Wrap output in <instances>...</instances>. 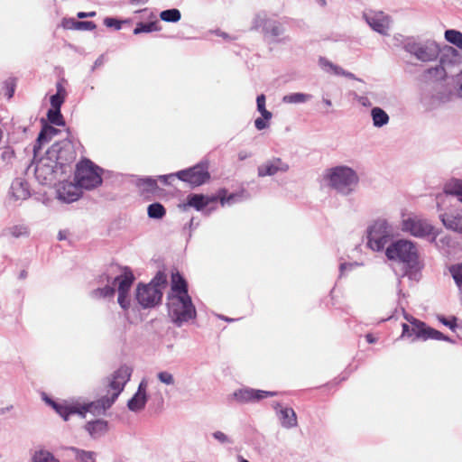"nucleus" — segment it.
Returning <instances> with one entry per match:
<instances>
[{
  "instance_id": "nucleus-61",
  "label": "nucleus",
  "mask_w": 462,
  "mask_h": 462,
  "mask_svg": "<svg viewBox=\"0 0 462 462\" xmlns=\"http://www.w3.org/2000/svg\"><path fill=\"white\" fill-rule=\"evenodd\" d=\"M331 70L334 72V74L340 76H343L345 71V69H343L341 67L335 64L334 67L331 68Z\"/></svg>"
},
{
  "instance_id": "nucleus-32",
  "label": "nucleus",
  "mask_w": 462,
  "mask_h": 462,
  "mask_svg": "<svg viewBox=\"0 0 462 462\" xmlns=\"http://www.w3.org/2000/svg\"><path fill=\"white\" fill-rule=\"evenodd\" d=\"M148 401V395H139L134 393L128 401L127 408L134 412H139L144 409Z\"/></svg>"
},
{
  "instance_id": "nucleus-5",
  "label": "nucleus",
  "mask_w": 462,
  "mask_h": 462,
  "mask_svg": "<svg viewBox=\"0 0 462 462\" xmlns=\"http://www.w3.org/2000/svg\"><path fill=\"white\" fill-rule=\"evenodd\" d=\"M47 154L59 164L60 174L67 173V168H69L77 158L74 143L69 138L54 143L47 150Z\"/></svg>"
},
{
  "instance_id": "nucleus-50",
  "label": "nucleus",
  "mask_w": 462,
  "mask_h": 462,
  "mask_svg": "<svg viewBox=\"0 0 462 462\" xmlns=\"http://www.w3.org/2000/svg\"><path fill=\"white\" fill-rule=\"evenodd\" d=\"M64 97H59V96H56V95H52L51 97V107L54 108V109H60L62 104L64 103Z\"/></svg>"
},
{
  "instance_id": "nucleus-45",
  "label": "nucleus",
  "mask_w": 462,
  "mask_h": 462,
  "mask_svg": "<svg viewBox=\"0 0 462 462\" xmlns=\"http://www.w3.org/2000/svg\"><path fill=\"white\" fill-rule=\"evenodd\" d=\"M96 27V23L90 21H79V23H74V30L78 31H92Z\"/></svg>"
},
{
  "instance_id": "nucleus-53",
  "label": "nucleus",
  "mask_w": 462,
  "mask_h": 462,
  "mask_svg": "<svg viewBox=\"0 0 462 462\" xmlns=\"http://www.w3.org/2000/svg\"><path fill=\"white\" fill-rule=\"evenodd\" d=\"M319 63L320 67L325 70L331 69V68L334 67V64L331 61L323 57L319 58Z\"/></svg>"
},
{
  "instance_id": "nucleus-35",
  "label": "nucleus",
  "mask_w": 462,
  "mask_h": 462,
  "mask_svg": "<svg viewBox=\"0 0 462 462\" xmlns=\"http://www.w3.org/2000/svg\"><path fill=\"white\" fill-rule=\"evenodd\" d=\"M161 28L158 25L157 22H148V23H143L140 22L136 24L135 28L134 29V34H140L143 32H158Z\"/></svg>"
},
{
  "instance_id": "nucleus-1",
  "label": "nucleus",
  "mask_w": 462,
  "mask_h": 462,
  "mask_svg": "<svg viewBox=\"0 0 462 462\" xmlns=\"http://www.w3.org/2000/svg\"><path fill=\"white\" fill-rule=\"evenodd\" d=\"M324 178L328 181L330 188L344 196L354 192L359 182L357 173L347 166H336L328 169Z\"/></svg>"
},
{
  "instance_id": "nucleus-23",
  "label": "nucleus",
  "mask_w": 462,
  "mask_h": 462,
  "mask_svg": "<svg viewBox=\"0 0 462 462\" xmlns=\"http://www.w3.org/2000/svg\"><path fill=\"white\" fill-rule=\"evenodd\" d=\"M134 280L135 278L132 270L128 267H125L123 273L114 280V283L117 284V292L129 293Z\"/></svg>"
},
{
  "instance_id": "nucleus-9",
  "label": "nucleus",
  "mask_w": 462,
  "mask_h": 462,
  "mask_svg": "<svg viewBox=\"0 0 462 462\" xmlns=\"http://www.w3.org/2000/svg\"><path fill=\"white\" fill-rule=\"evenodd\" d=\"M393 227L385 219H377L367 230V245L374 251L380 252L393 236Z\"/></svg>"
},
{
  "instance_id": "nucleus-33",
  "label": "nucleus",
  "mask_w": 462,
  "mask_h": 462,
  "mask_svg": "<svg viewBox=\"0 0 462 462\" xmlns=\"http://www.w3.org/2000/svg\"><path fill=\"white\" fill-rule=\"evenodd\" d=\"M147 214L150 218L162 219L166 215V209L162 204L154 202L148 206Z\"/></svg>"
},
{
  "instance_id": "nucleus-15",
  "label": "nucleus",
  "mask_w": 462,
  "mask_h": 462,
  "mask_svg": "<svg viewBox=\"0 0 462 462\" xmlns=\"http://www.w3.org/2000/svg\"><path fill=\"white\" fill-rule=\"evenodd\" d=\"M135 298L143 309L152 308L161 302L162 291L154 289V286L140 283L136 289Z\"/></svg>"
},
{
  "instance_id": "nucleus-6",
  "label": "nucleus",
  "mask_w": 462,
  "mask_h": 462,
  "mask_svg": "<svg viewBox=\"0 0 462 462\" xmlns=\"http://www.w3.org/2000/svg\"><path fill=\"white\" fill-rule=\"evenodd\" d=\"M103 170L90 160L84 159L77 164L75 180L78 187L92 189L101 185Z\"/></svg>"
},
{
  "instance_id": "nucleus-24",
  "label": "nucleus",
  "mask_w": 462,
  "mask_h": 462,
  "mask_svg": "<svg viewBox=\"0 0 462 462\" xmlns=\"http://www.w3.org/2000/svg\"><path fill=\"white\" fill-rule=\"evenodd\" d=\"M59 133V130L56 129L54 126L48 125L47 123H44L38 138L36 140V143L33 146V153L34 157L37 156L39 151L42 148V145L45 143H48L51 141V139L56 135Z\"/></svg>"
},
{
  "instance_id": "nucleus-7",
  "label": "nucleus",
  "mask_w": 462,
  "mask_h": 462,
  "mask_svg": "<svg viewBox=\"0 0 462 462\" xmlns=\"http://www.w3.org/2000/svg\"><path fill=\"white\" fill-rule=\"evenodd\" d=\"M177 177L181 181L189 183L192 187H198L206 183L210 179L208 163L200 162L185 170L179 171L176 173L161 175L159 179L164 184H168V179Z\"/></svg>"
},
{
  "instance_id": "nucleus-14",
  "label": "nucleus",
  "mask_w": 462,
  "mask_h": 462,
  "mask_svg": "<svg viewBox=\"0 0 462 462\" xmlns=\"http://www.w3.org/2000/svg\"><path fill=\"white\" fill-rule=\"evenodd\" d=\"M45 401L66 421L69 420V416L73 415V414H79L82 418H84L88 411H91V412L97 411L95 410L96 403H93V402H90V403H88V404H85V405L79 407L78 405H69L66 403H58L50 398H46Z\"/></svg>"
},
{
  "instance_id": "nucleus-51",
  "label": "nucleus",
  "mask_w": 462,
  "mask_h": 462,
  "mask_svg": "<svg viewBox=\"0 0 462 462\" xmlns=\"http://www.w3.org/2000/svg\"><path fill=\"white\" fill-rule=\"evenodd\" d=\"M213 437L215 439L219 441L220 443H227L229 442L228 437L222 431H215L213 433Z\"/></svg>"
},
{
  "instance_id": "nucleus-4",
  "label": "nucleus",
  "mask_w": 462,
  "mask_h": 462,
  "mask_svg": "<svg viewBox=\"0 0 462 462\" xmlns=\"http://www.w3.org/2000/svg\"><path fill=\"white\" fill-rule=\"evenodd\" d=\"M402 44L405 51L422 62L436 60L440 52L439 45L432 40L418 41L414 37H406Z\"/></svg>"
},
{
  "instance_id": "nucleus-44",
  "label": "nucleus",
  "mask_w": 462,
  "mask_h": 462,
  "mask_svg": "<svg viewBox=\"0 0 462 462\" xmlns=\"http://www.w3.org/2000/svg\"><path fill=\"white\" fill-rule=\"evenodd\" d=\"M166 275L162 272H158L147 285L152 287L154 286V289L157 290H162V287L166 284Z\"/></svg>"
},
{
  "instance_id": "nucleus-3",
  "label": "nucleus",
  "mask_w": 462,
  "mask_h": 462,
  "mask_svg": "<svg viewBox=\"0 0 462 462\" xmlns=\"http://www.w3.org/2000/svg\"><path fill=\"white\" fill-rule=\"evenodd\" d=\"M385 255L391 261L403 263L407 268H415L418 264V250L411 241L399 239L385 249Z\"/></svg>"
},
{
  "instance_id": "nucleus-31",
  "label": "nucleus",
  "mask_w": 462,
  "mask_h": 462,
  "mask_svg": "<svg viewBox=\"0 0 462 462\" xmlns=\"http://www.w3.org/2000/svg\"><path fill=\"white\" fill-rule=\"evenodd\" d=\"M371 116L373 119V125L375 127H383L388 124L390 119L388 114L378 106L372 108Z\"/></svg>"
},
{
  "instance_id": "nucleus-12",
  "label": "nucleus",
  "mask_w": 462,
  "mask_h": 462,
  "mask_svg": "<svg viewBox=\"0 0 462 462\" xmlns=\"http://www.w3.org/2000/svg\"><path fill=\"white\" fill-rule=\"evenodd\" d=\"M402 230L415 237L423 238L432 236L434 240L438 235L434 226L427 220L419 217H411L402 221Z\"/></svg>"
},
{
  "instance_id": "nucleus-19",
  "label": "nucleus",
  "mask_w": 462,
  "mask_h": 462,
  "mask_svg": "<svg viewBox=\"0 0 462 462\" xmlns=\"http://www.w3.org/2000/svg\"><path fill=\"white\" fill-rule=\"evenodd\" d=\"M277 395L276 392L254 390L250 388L240 389L234 393V397L239 402H254L266 397Z\"/></svg>"
},
{
  "instance_id": "nucleus-46",
  "label": "nucleus",
  "mask_w": 462,
  "mask_h": 462,
  "mask_svg": "<svg viewBox=\"0 0 462 462\" xmlns=\"http://www.w3.org/2000/svg\"><path fill=\"white\" fill-rule=\"evenodd\" d=\"M117 302L124 310H127L131 304L129 293L118 292Z\"/></svg>"
},
{
  "instance_id": "nucleus-17",
  "label": "nucleus",
  "mask_w": 462,
  "mask_h": 462,
  "mask_svg": "<svg viewBox=\"0 0 462 462\" xmlns=\"http://www.w3.org/2000/svg\"><path fill=\"white\" fill-rule=\"evenodd\" d=\"M364 18L369 26L382 35H387L390 19L383 12L364 13Z\"/></svg>"
},
{
  "instance_id": "nucleus-16",
  "label": "nucleus",
  "mask_w": 462,
  "mask_h": 462,
  "mask_svg": "<svg viewBox=\"0 0 462 462\" xmlns=\"http://www.w3.org/2000/svg\"><path fill=\"white\" fill-rule=\"evenodd\" d=\"M125 383H122L118 379H115V377L112 375V379L109 382V388L113 390V393L110 397L104 396L101 399L93 402V403H96L95 410L97 411H105L106 409L110 408L112 404L116 402L121 392L124 390Z\"/></svg>"
},
{
  "instance_id": "nucleus-39",
  "label": "nucleus",
  "mask_w": 462,
  "mask_h": 462,
  "mask_svg": "<svg viewBox=\"0 0 462 462\" xmlns=\"http://www.w3.org/2000/svg\"><path fill=\"white\" fill-rule=\"evenodd\" d=\"M445 39L454 44L455 46L462 49V32L457 30L449 29L445 32Z\"/></svg>"
},
{
  "instance_id": "nucleus-63",
  "label": "nucleus",
  "mask_w": 462,
  "mask_h": 462,
  "mask_svg": "<svg viewBox=\"0 0 462 462\" xmlns=\"http://www.w3.org/2000/svg\"><path fill=\"white\" fill-rule=\"evenodd\" d=\"M248 157H250V153H248L245 151H241L238 152V159L240 161H244V160L247 159Z\"/></svg>"
},
{
  "instance_id": "nucleus-56",
  "label": "nucleus",
  "mask_w": 462,
  "mask_h": 462,
  "mask_svg": "<svg viewBox=\"0 0 462 462\" xmlns=\"http://www.w3.org/2000/svg\"><path fill=\"white\" fill-rule=\"evenodd\" d=\"M5 86H6V88H7V97L8 98H11L13 96H14V85L13 83L12 80L10 81H6L5 82Z\"/></svg>"
},
{
  "instance_id": "nucleus-27",
  "label": "nucleus",
  "mask_w": 462,
  "mask_h": 462,
  "mask_svg": "<svg viewBox=\"0 0 462 462\" xmlns=\"http://www.w3.org/2000/svg\"><path fill=\"white\" fill-rule=\"evenodd\" d=\"M136 186L140 189L143 196L146 197L158 189L157 180L152 177L139 178Z\"/></svg>"
},
{
  "instance_id": "nucleus-42",
  "label": "nucleus",
  "mask_w": 462,
  "mask_h": 462,
  "mask_svg": "<svg viewBox=\"0 0 462 462\" xmlns=\"http://www.w3.org/2000/svg\"><path fill=\"white\" fill-rule=\"evenodd\" d=\"M116 290L113 286L106 285L103 288H97L92 291L91 295L94 298H110L115 295Z\"/></svg>"
},
{
  "instance_id": "nucleus-20",
  "label": "nucleus",
  "mask_w": 462,
  "mask_h": 462,
  "mask_svg": "<svg viewBox=\"0 0 462 462\" xmlns=\"http://www.w3.org/2000/svg\"><path fill=\"white\" fill-rule=\"evenodd\" d=\"M273 409L277 411L281 425L285 429H291L298 425L297 415L292 408H282L279 402H273Z\"/></svg>"
},
{
  "instance_id": "nucleus-2",
  "label": "nucleus",
  "mask_w": 462,
  "mask_h": 462,
  "mask_svg": "<svg viewBox=\"0 0 462 462\" xmlns=\"http://www.w3.org/2000/svg\"><path fill=\"white\" fill-rule=\"evenodd\" d=\"M167 300L169 317L177 327L180 328L184 323L196 319V308L189 295L167 296Z\"/></svg>"
},
{
  "instance_id": "nucleus-58",
  "label": "nucleus",
  "mask_w": 462,
  "mask_h": 462,
  "mask_svg": "<svg viewBox=\"0 0 462 462\" xmlns=\"http://www.w3.org/2000/svg\"><path fill=\"white\" fill-rule=\"evenodd\" d=\"M56 89H57V92L55 94L56 96L64 97H66V89L60 82H58L56 84Z\"/></svg>"
},
{
  "instance_id": "nucleus-41",
  "label": "nucleus",
  "mask_w": 462,
  "mask_h": 462,
  "mask_svg": "<svg viewBox=\"0 0 462 462\" xmlns=\"http://www.w3.org/2000/svg\"><path fill=\"white\" fill-rule=\"evenodd\" d=\"M48 120L55 125H64L65 122L61 115L60 109L51 108L47 113Z\"/></svg>"
},
{
  "instance_id": "nucleus-55",
  "label": "nucleus",
  "mask_w": 462,
  "mask_h": 462,
  "mask_svg": "<svg viewBox=\"0 0 462 462\" xmlns=\"http://www.w3.org/2000/svg\"><path fill=\"white\" fill-rule=\"evenodd\" d=\"M146 389H147V382H146V380L143 379L141 381V383H139L137 392L135 393L139 394V395H147Z\"/></svg>"
},
{
  "instance_id": "nucleus-25",
  "label": "nucleus",
  "mask_w": 462,
  "mask_h": 462,
  "mask_svg": "<svg viewBox=\"0 0 462 462\" xmlns=\"http://www.w3.org/2000/svg\"><path fill=\"white\" fill-rule=\"evenodd\" d=\"M84 429L92 439H99L108 431V422L105 420H95L87 422Z\"/></svg>"
},
{
  "instance_id": "nucleus-49",
  "label": "nucleus",
  "mask_w": 462,
  "mask_h": 462,
  "mask_svg": "<svg viewBox=\"0 0 462 462\" xmlns=\"http://www.w3.org/2000/svg\"><path fill=\"white\" fill-rule=\"evenodd\" d=\"M122 23H123V21H120L116 18L106 17L104 19V24L106 27L114 28L115 30H117V31L122 28Z\"/></svg>"
},
{
  "instance_id": "nucleus-29",
  "label": "nucleus",
  "mask_w": 462,
  "mask_h": 462,
  "mask_svg": "<svg viewBox=\"0 0 462 462\" xmlns=\"http://www.w3.org/2000/svg\"><path fill=\"white\" fill-rule=\"evenodd\" d=\"M69 450L74 454V457L78 462H97V453L94 451L85 450L76 447H69Z\"/></svg>"
},
{
  "instance_id": "nucleus-62",
  "label": "nucleus",
  "mask_w": 462,
  "mask_h": 462,
  "mask_svg": "<svg viewBox=\"0 0 462 462\" xmlns=\"http://www.w3.org/2000/svg\"><path fill=\"white\" fill-rule=\"evenodd\" d=\"M103 61H104V57H103V55H101L94 62V65L92 67V70H94L96 68L101 66L103 64Z\"/></svg>"
},
{
  "instance_id": "nucleus-54",
  "label": "nucleus",
  "mask_w": 462,
  "mask_h": 462,
  "mask_svg": "<svg viewBox=\"0 0 462 462\" xmlns=\"http://www.w3.org/2000/svg\"><path fill=\"white\" fill-rule=\"evenodd\" d=\"M267 120H265L264 118H256L254 120V125L256 127L257 130H263V129H265L267 126H268V124L266 122Z\"/></svg>"
},
{
  "instance_id": "nucleus-30",
  "label": "nucleus",
  "mask_w": 462,
  "mask_h": 462,
  "mask_svg": "<svg viewBox=\"0 0 462 462\" xmlns=\"http://www.w3.org/2000/svg\"><path fill=\"white\" fill-rule=\"evenodd\" d=\"M78 188V185L73 186L71 184L64 186L62 189L59 191V198L69 203L76 201L80 196Z\"/></svg>"
},
{
  "instance_id": "nucleus-18",
  "label": "nucleus",
  "mask_w": 462,
  "mask_h": 462,
  "mask_svg": "<svg viewBox=\"0 0 462 462\" xmlns=\"http://www.w3.org/2000/svg\"><path fill=\"white\" fill-rule=\"evenodd\" d=\"M289 164L281 158L274 157L266 161L257 168L258 177L273 176L279 172L289 171Z\"/></svg>"
},
{
  "instance_id": "nucleus-40",
  "label": "nucleus",
  "mask_w": 462,
  "mask_h": 462,
  "mask_svg": "<svg viewBox=\"0 0 462 462\" xmlns=\"http://www.w3.org/2000/svg\"><path fill=\"white\" fill-rule=\"evenodd\" d=\"M132 368L127 365H121L114 374L115 379L120 380L125 384L130 380Z\"/></svg>"
},
{
  "instance_id": "nucleus-36",
  "label": "nucleus",
  "mask_w": 462,
  "mask_h": 462,
  "mask_svg": "<svg viewBox=\"0 0 462 462\" xmlns=\"http://www.w3.org/2000/svg\"><path fill=\"white\" fill-rule=\"evenodd\" d=\"M423 77L426 80L430 79H442L445 77V69L441 65H438L428 69L424 71Z\"/></svg>"
},
{
  "instance_id": "nucleus-48",
  "label": "nucleus",
  "mask_w": 462,
  "mask_h": 462,
  "mask_svg": "<svg viewBox=\"0 0 462 462\" xmlns=\"http://www.w3.org/2000/svg\"><path fill=\"white\" fill-rule=\"evenodd\" d=\"M438 320L442 323L444 326L448 327L452 331L456 330L457 328V318L451 317L450 319H448L442 315L438 316Z\"/></svg>"
},
{
  "instance_id": "nucleus-21",
  "label": "nucleus",
  "mask_w": 462,
  "mask_h": 462,
  "mask_svg": "<svg viewBox=\"0 0 462 462\" xmlns=\"http://www.w3.org/2000/svg\"><path fill=\"white\" fill-rule=\"evenodd\" d=\"M453 196H462V180H456L452 183L446 185L444 194L437 197L438 210L441 211V205Z\"/></svg>"
},
{
  "instance_id": "nucleus-11",
  "label": "nucleus",
  "mask_w": 462,
  "mask_h": 462,
  "mask_svg": "<svg viewBox=\"0 0 462 462\" xmlns=\"http://www.w3.org/2000/svg\"><path fill=\"white\" fill-rule=\"evenodd\" d=\"M226 189L219 190L218 197H207L204 196L203 194H189L187 197L186 203H184L180 207L182 208L183 210H186L188 207H190L194 208L198 211H200L204 209L207 206H208L210 203L216 202L218 199L222 206H225L226 204H231L235 200L236 195L231 194L226 197Z\"/></svg>"
},
{
  "instance_id": "nucleus-38",
  "label": "nucleus",
  "mask_w": 462,
  "mask_h": 462,
  "mask_svg": "<svg viewBox=\"0 0 462 462\" xmlns=\"http://www.w3.org/2000/svg\"><path fill=\"white\" fill-rule=\"evenodd\" d=\"M160 18L167 23H177L180 20L181 14L176 8L167 9L161 12Z\"/></svg>"
},
{
  "instance_id": "nucleus-26",
  "label": "nucleus",
  "mask_w": 462,
  "mask_h": 462,
  "mask_svg": "<svg viewBox=\"0 0 462 462\" xmlns=\"http://www.w3.org/2000/svg\"><path fill=\"white\" fill-rule=\"evenodd\" d=\"M189 295L188 283L186 280L179 273H172L171 275V293L168 296H183Z\"/></svg>"
},
{
  "instance_id": "nucleus-22",
  "label": "nucleus",
  "mask_w": 462,
  "mask_h": 462,
  "mask_svg": "<svg viewBox=\"0 0 462 462\" xmlns=\"http://www.w3.org/2000/svg\"><path fill=\"white\" fill-rule=\"evenodd\" d=\"M439 218L446 228L462 234V214L445 212L439 214Z\"/></svg>"
},
{
  "instance_id": "nucleus-52",
  "label": "nucleus",
  "mask_w": 462,
  "mask_h": 462,
  "mask_svg": "<svg viewBox=\"0 0 462 462\" xmlns=\"http://www.w3.org/2000/svg\"><path fill=\"white\" fill-rule=\"evenodd\" d=\"M355 98L359 102L360 105H362L363 106H365V107H368V106H372V103L371 101L369 100L368 97H364V96H358L356 94H355Z\"/></svg>"
},
{
  "instance_id": "nucleus-13",
  "label": "nucleus",
  "mask_w": 462,
  "mask_h": 462,
  "mask_svg": "<svg viewBox=\"0 0 462 462\" xmlns=\"http://www.w3.org/2000/svg\"><path fill=\"white\" fill-rule=\"evenodd\" d=\"M59 172H60L59 164L54 162L47 153L45 157L39 160L34 169L35 177L42 184H51L57 180Z\"/></svg>"
},
{
  "instance_id": "nucleus-8",
  "label": "nucleus",
  "mask_w": 462,
  "mask_h": 462,
  "mask_svg": "<svg viewBox=\"0 0 462 462\" xmlns=\"http://www.w3.org/2000/svg\"><path fill=\"white\" fill-rule=\"evenodd\" d=\"M404 318L412 325V327L410 328L409 325L403 323L402 335V337H411L415 335L417 338H422L423 340L434 339L455 343V340L451 339L448 336H445L442 332L428 327L424 322L411 316H408L407 314L404 315Z\"/></svg>"
},
{
  "instance_id": "nucleus-57",
  "label": "nucleus",
  "mask_w": 462,
  "mask_h": 462,
  "mask_svg": "<svg viewBox=\"0 0 462 462\" xmlns=\"http://www.w3.org/2000/svg\"><path fill=\"white\" fill-rule=\"evenodd\" d=\"M357 264H358L357 263H341L339 266L340 275H342L346 270H352V268Z\"/></svg>"
},
{
  "instance_id": "nucleus-60",
  "label": "nucleus",
  "mask_w": 462,
  "mask_h": 462,
  "mask_svg": "<svg viewBox=\"0 0 462 462\" xmlns=\"http://www.w3.org/2000/svg\"><path fill=\"white\" fill-rule=\"evenodd\" d=\"M78 18L79 19H84V18H88V17H94L96 16V12H79L78 14H77Z\"/></svg>"
},
{
  "instance_id": "nucleus-34",
  "label": "nucleus",
  "mask_w": 462,
  "mask_h": 462,
  "mask_svg": "<svg viewBox=\"0 0 462 462\" xmlns=\"http://www.w3.org/2000/svg\"><path fill=\"white\" fill-rule=\"evenodd\" d=\"M32 462H60V460L51 452L40 449L33 453Z\"/></svg>"
},
{
  "instance_id": "nucleus-43",
  "label": "nucleus",
  "mask_w": 462,
  "mask_h": 462,
  "mask_svg": "<svg viewBox=\"0 0 462 462\" xmlns=\"http://www.w3.org/2000/svg\"><path fill=\"white\" fill-rule=\"evenodd\" d=\"M257 110L265 120L272 118V113L265 108V96L261 94L256 98Z\"/></svg>"
},
{
  "instance_id": "nucleus-64",
  "label": "nucleus",
  "mask_w": 462,
  "mask_h": 462,
  "mask_svg": "<svg viewBox=\"0 0 462 462\" xmlns=\"http://www.w3.org/2000/svg\"><path fill=\"white\" fill-rule=\"evenodd\" d=\"M344 77L347 78V79H355V80H361L360 79H357L355 74H353L352 72H349V71H346L345 70L344 71Z\"/></svg>"
},
{
  "instance_id": "nucleus-37",
  "label": "nucleus",
  "mask_w": 462,
  "mask_h": 462,
  "mask_svg": "<svg viewBox=\"0 0 462 462\" xmlns=\"http://www.w3.org/2000/svg\"><path fill=\"white\" fill-rule=\"evenodd\" d=\"M312 96L310 94L304 93H291L285 95L282 97V102L287 104H297V103H304L310 99H311Z\"/></svg>"
},
{
  "instance_id": "nucleus-28",
  "label": "nucleus",
  "mask_w": 462,
  "mask_h": 462,
  "mask_svg": "<svg viewBox=\"0 0 462 462\" xmlns=\"http://www.w3.org/2000/svg\"><path fill=\"white\" fill-rule=\"evenodd\" d=\"M11 190L15 199H25L30 196L28 184L22 180L13 181Z\"/></svg>"
},
{
  "instance_id": "nucleus-47",
  "label": "nucleus",
  "mask_w": 462,
  "mask_h": 462,
  "mask_svg": "<svg viewBox=\"0 0 462 462\" xmlns=\"http://www.w3.org/2000/svg\"><path fill=\"white\" fill-rule=\"evenodd\" d=\"M157 378L164 384L172 385L174 384L173 375L166 371L160 372L157 374Z\"/></svg>"
},
{
  "instance_id": "nucleus-10",
  "label": "nucleus",
  "mask_w": 462,
  "mask_h": 462,
  "mask_svg": "<svg viewBox=\"0 0 462 462\" xmlns=\"http://www.w3.org/2000/svg\"><path fill=\"white\" fill-rule=\"evenodd\" d=\"M251 30L261 31L265 37H271L275 42H280L278 38L285 32L283 23L269 18L264 11L255 14Z\"/></svg>"
},
{
  "instance_id": "nucleus-59",
  "label": "nucleus",
  "mask_w": 462,
  "mask_h": 462,
  "mask_svg": "<svg viewBox=\"0 0 462 462\" xmlns=\"http://www.w3.org/2000/svg\"><path fill=\"white\" fill-rule=\"evenodd\" d=\"M75 23H79V21H77L73 18L65 19L63 25H64V27H66L68 29H74Z\"/></svg>"
}]
</instances>
